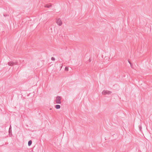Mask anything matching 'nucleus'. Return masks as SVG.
<instances>
[{"label": "nucleus", "instance_id": "1a4fd4ad", "mask_svg": "<svg viewBox=\"0 0 152 152\" xmlns=\"http://www.w3.org/2000/svg\"><path fill=\"white\" fill-rule=\"evenodd\" d=\"M65 69L66 71H68V68L67 67H66Z\"/></svg>", "mask_w": 152, "mask_h": 152}, {"label": "nucleus", "instance_id": "9b49d317", "mask_svg": "<svg viewBox=\"0 0 152 152\" xmlns=\"http://www.w3.org/2000/svg\"><path fill=\"white\" fill-rule=\"evenodd\" d=\"M8 133H9V134L10 135V127L9 128V129H8Z\"/></svg>", "mask_w": 152, "mask_h": 152}, {"label": "nucleus", "instance_id": "ddd939ff", "mask_svg": "<svg viewBox=\"0 0 152 152\" xmlns=\"http://www.w3.org/2000/svg\"><path fill=\"white\" fill-rule=\"evenodd\" d=\"M128 62L130 64L131 66V63L129 61H128Z\"/></svg>", "mask_w": 152, "mask_h": 152}, {"label": "nucleus", "instance_id": "20e7f679", "mask_svg": "<svg viewBox=\"0 0 152 152\" xmlns=\"http://www.w3.org/2000/svg\"><path fill=\"white\" fill-rule=\"evenodd\" d=\"M18 63V61L16 60H13L10 61V66H13L16 65Z\"/></svg>", "mask_w": 152, "mask_h": 152}, {"label": "nucleus", "instance_id": "f8f14e48", "mask_svg": "<svg viewBox=\"0 0 152 152\" xmlns=\"http://www.w3.org/2000/svg\"><path fill=\"white\" fill-rule=\"evenodd\" d=\"M10 130L11 129V126L10 125ZM10 134H11V131L10 130Z\"/></svg>", "mask_w": 152, "mask_h": 152}, {"label": "nucleus", "instance_id": "423d86ee", "mask_svg": "<svg viewBox=\"0 0 152 152\" xmlns=\"http://www.w3.org/2000/svg\"><path fill=\"white\" fill-rule=\"evenodd\" d=\"M61 106L57 104L55 105V108L56 109H59L60 108Z\"/></svg>", "mask_w": 152, "mask_h": 152}, {"label": "nucleus", "instance_id": "39448f33", "mask_svg": "<svg viewBox=\"0 0 152 152\" xmlns=\"http://www.w3.org/2000/svg\"><path fill=\"white\" fill-rule=\"evenodd\" d=\"M51 7V5L50 4H46L45 6V7L50 8Z\"/></svg>", "mask_w": 152, "mask_h": 152}, {"label": "nucleus", "instance_id": "2eb2a0df", "mask_svg": "<svg viewBox=\"0 0 152 152\" xmlns=\"http://www.w3.org/2000/svg\"><path fill=\"white\" fill-rule=\"evenodd\" d=\"M139 129H140L141 128V127L140 126H139Z\"/></svg>", "mask_w": 152, "mask_h": 152}, {"label": "nucleus", "instance_id": "0eeeda50", "mask_svg": "<svg viewBox=\"0 0 152 152\" xmlns=\"http://www.w3.org/2000/svg\"><path fill=\"white\" fill-rule=\"evenodd\" d=\"M32 144V141L31 140H29L28 142V146H30Z\"/></svg>", "mask_w": 152, "mask_h": 152}, {"label": "nucleus", "instance_id": "7ed1b4c3", "mask_svg": "<svg viewBox=\"0 0 152 152\" xmlns=\"http://www.w3.org/2000/svg\"><path fill=\"white\" fill-rule=\"evenodd\" d=\"M112 93V92L108 90H104L102 92V94L105 95H109Z\"/></svg>", "mask_w": 152, "mask_h": 152}, {"label": "nucleus", "instance_id": "4468645a", "mask_svg": "<svg viewBox=\"0 0 152 152\" xmlns=\"http://www.w3.org/2000/svg\"><path fill=\"white\" fill-rule=\"evenodd\" d=\"M8 65L10 66V62H8Z\"/></svg>", "mask_w": 152, "mask_h": 152}, {"label": "nucleus", "instance_id": "6e6552de", "mask_svg": "<svg viewBox=\"0 0 152 152\" xmlns=\"http://www.w3.org/2000/svg\"><path fill=\"white\" fill-rule=\"evenodd\" d=\"M51 60L52 61H54L55 60V58H54L53 57H52L51 58Z\"/></svg>", "mask_w": 152, "mask_h": 152}, {"label": "nucleus", "instance_id": "f257e3e1", "mask_svg": "<svg viewBox=\"0 0 152 152\" xmlns=\"http://www.w3.org/2000/svg\"><path fill=\"white\" fill-rule=\"evenodd\" d=\"M56 23L59 26H61L62 24V20L60 18H57L56 19Z\"/></svg>", "mask_w": 152, "mask_h": 152}, {"label": "nucleus", "instance_id": "9d476101", "mask_svg": "<svg viewBox=\"0 0 152 152\" xmlns=\"http://www.w3.org/2000/svg\"><path fill=\"white\" fill-rule=\"evenodd\" d=\"M4 17H6V16H9V15H7V14H4Z\"/></svg>", "mask_w": 152, "mask_h": 152}, {"label": "nucleus", "instance_id": "f03ea898", "mask_svg": "<svg viewBox=\"0 0 152 152\" xmlns=\"http://www.w3.org/2000/svg\"><path fill=\"white\" fill-rule=\"evenodd\" d=\"M61 98L60 96H57L55 102L57 104H60L61 103Z\"/></svg>", "mask_w": 152, "mask_h": 152}]
</instances>
